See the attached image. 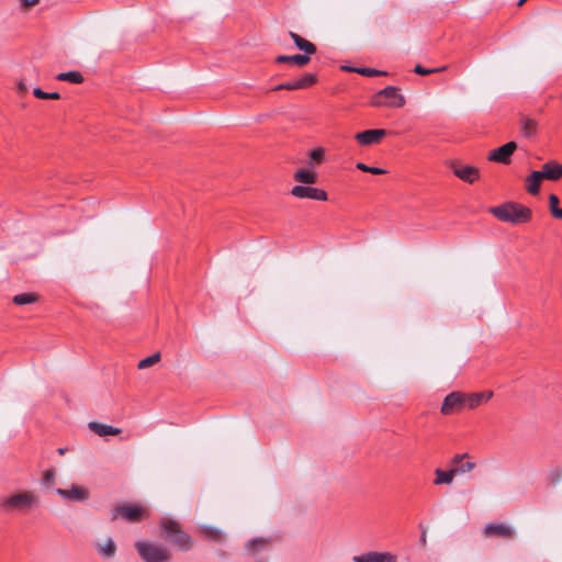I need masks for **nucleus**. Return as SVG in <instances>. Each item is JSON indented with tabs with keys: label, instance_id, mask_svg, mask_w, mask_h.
Instances as JSON below:
<instances>
[{
	"label": "nucleus",
	"instance_id": "f257e3e1",
	"mask_svg": "<svg viewBox=\"0 0 562 562\" xmlns=\"http://www.w3.org/2000/svg\"><path fill=\"white\" fill-rule=\"evenodd\" d=\"M35 492L25 490L0 499V508L5 512H26L38 505Z\"/></svg>",
	"mask_w": 562,
	"mask_h": 562
},
{
	"label": "nucleus",
	"instance_id": "f03ea898",
	"mask_svg": "<svg viewBox=\"0 0 562 562\" xmlns=\"http://www.w3.org/2000/svg\"><path fill=\"white\" fill-rule=\"evenodd\" d=\"M491 212L501 221L513 224L527 223L531 218L530 209L514 203H506L499 206H495Z\"/></svg>",
	"mask_w": 562,
	"mask_h": 562
},
{
	"label": "nucleus",
	"instance_id": "7ed1b4c3",
	"mask_svg": "<svg viewBox=\"0 0 562 562\" xmlns=\"http://www.w3.org/2000/svg\"><path fill=\"white\" fill-rule=\"evenodd\" d=\"M136 551L144 562H169L171 554L162 544L149 541H137Z\"/></svg>",
	"mask_w": 562,
	"mask_h": 562
},
{
	"label": "nucleus",
	"instance_id": "20e7f679",
	"mask_svg": "<svg viewBox=\"0 0 562 562\" xmlns=\"http://www.w3.org/2000/svg\"><path fill=\"white\" fill-rule=\"evenodd\" d=\"M406 103L405 97L400 92V89L394 86H387L380 90L372 98L371 104L373 106H387L400 109Z\"/></svg>",
	"mask_w": 562,
	"mask_h": 562
},
{
	"label": "nucleus",
	"instance_id": "39448f33",
	"mask_svg": "<svg viewBox=\"0 0 562 562\" xmlns=\"http://www.w3.org/2000/svg\"><path fill=\"white\" fill-rule=\"evenodd\" d=\"M162 530L165 531V537L175 546L179 547L181 550H190L193 546L192 538L181 530L180 525L173 520H164L161 522Z\"/></svg>",
	"mask_w": 562,
	"mask_h": 562
},
{
	"label": "nucleus",
	"instance_id": "423d86ee",
	"mask_svg": "<svg viewBox=\"0 0 562 562\" xmlns=\"http://www.w3.org/2000/svg\"><path fill=\"white\" fill-rule=\"evenodd\" d=\"M123 517L127 521H140L147 516V509L140 505H123L115 507L111 513V520Z\"/></svg>",
	"mask_w": 562,
	"mask_h": 562
},
{
	"label": "nucleus",
	"instance_id": "0eeeda50",
	"mask_svg": "<svg viewBox=\"0 0 562 562\" xmlns=\"http://www.w3.org/2000/svg\"><path fill=\"white\" fill-rule=\"evenodd\" d=\"M463 408H465L464 393L452 392L445 397L440 412L443 415H451Z\"/></svg>",
	"mask_w": 562,
	"mask_h": 562
},
{
	"label": "nucleus",
	"instance_id": "6e6552de",
	"mask_svg": "<svg viewBox=\"0 0 562 562\" xmlns=\"http://www.w3.org/2000/svg\"><path fill=\"white\" fill-rule=\"evenodd\" d=\"M291 194L297 199H311L316 201H326L327 193L318 188L297 184L291 189Z\"/></svg>",
	"mask_w": 562,
	"mask_h": 562
},
{
	"label": "nucleus",
	"instance_id": "1a4fd4ad",
	"mask_svg": "<svg viewBox=\"0 0 562 562\" xmlns=\"http://www.w3.org/2000/svg\"><path fill=\"white\" fill-rule=\"evenodd\" d=\"M56 493L66 501L83 502L89 497V490L77 484L70 485L68 488H57Z\"/></svg>",
	"mask_w": 562,
	"mask_h": 562
},
{
	"label": "nucleus",
	"instance_id": "9d476101",
	"mask_svg": "<svg viewBox=\"0 0 562 562\" xmlns=\"http://www.w3.org/2000/svg\"><path fill=\"white\" fill-rule=\"evenodd\" d=\"M517 148V144L515 142H508L505 145L493 149L488 153V160L507 165L510 161V156Z\"/></svg>",
	"mask_w": 562,
	"mask_h": 562
},
{
	"label": "nucleus",
	"instance_id": "9b49d317",
	"mask_svg": "<svg viewBox=\"0 0 562 562\" xmlns=\"http://www.w3.org/2000/svg\"><path fill=\"white\" fill-rule=\"evenodd\" d=\"M386 135L382 128L367 130L355 135L356 140L362 146H370L379 143Z\"/></svg>",
	"mask_w": 562,
	"mask_h": 562
},
{
	"label": "nucleus",
	"instance_id": "f8f14e48",
	"mask_svg": "<svg viewBox=\"0 0 562 562\" xmlns=\"http://www.w3.org/2000/svg\"><path fill=\"white\" fill-rule=\"evenodd\" d=\"M353 562H396V557L390 552H368L353 557Z\"/></svg>",
	"mask_w": 562,
	"mask_h": 562
},
{
	"label": "nucleus",
	"instance_id": "ddd939ff",
	"mask_svg": "<svg viewBox=\"0 0 562 562\" xmlns=\"http://www.w3.org/2000/svg\"><path fill=\"white\" fill-rule=\"evenodd\" d=\"M198 532L202 539L207 541L222 542L225 538L222 529L211 525H201Z\"/></svg>",
	"mask_w": 562,
	"mask_h": 562
},
{
	"label": "nucleus",
	"instance_id": "4468645a",
	"mask_svg": "<svg viewBox=\"0 0 562 562\" xmlns=\"http://www.w3.org/2000/svg\"><path fill=\"white\" fill-rule=\"evenodd\" d=\"M540 176L547 180H558L562 177V165L557 161H548L542 166V170L539 171Z\"/></svg>",
	"mask_w": 562,
	"mask_h": 562
},
{
	"label": "nucleus",
	"instance_id": "2eb2a0df",
	"mask_svg": "<svg viewBox=\"0 0 562 562\" xmlns=\"http://www.w3.org/2000/svg\"><path fill=\"white\" fill-rule=\"evenodd\" d=\"M492 396H493V392H491V391L464 394L465 408L474 409L482 403L490 401L492 398Z\"/></svg>",
	"mask_w": 562,
	"mask_h": 562
},
{
	"label": "nucleus",
	"instance_id": "dca6fc26",
	"mask_svg": "<svg viewBox=\"0 0 562 562\" xmlns=\"http://www.w3.org/2000/svg\"><path fill=\"white\" fill-rule=\"evenodd\" d=\"M486 536H498L502 538H512L514 536L513 529L505 524H487L484 527Z\"/></svg>",
	"mask_w": 562,
	"mask_h": 562
},
{
	"label": "nucleus",
	"instance_id": "f3484780",
	"mask_svg": "<svg viewBox=\"0 0 562 562\" xmlns=\"http://www.w3.org/2000/svg\"><path fill=\"white\" fill-rule=\"evenodd\" d=\"M453 173L461 180L473 183L479 179V169L473 166L457 167L453 169Z\"/></svg>",
	"mask_w": 562,
	"mask_h": 562
},
{
	"label": "nucleus",
	"instance_id": "a211bd4d",
	"mask_svg": "<svg viewBox=\"0 0 562 562\" xmlns=\"http://www.w3.org/2000/svg\"><path fill=\"white\" fill-rule=\"evenodd\" d=\"M326 149L324 147H315L307 153L306 166L315 170L319 165L325 161Z\"/></svg>",
	"mask_w": 562,
	"mask_h": 562
},
{
	"label": "nucleus",
	"instance_id": "6ab92c4d",
	"mask_svg": "<svg viewBox=\"0 0 562 562\" xmlns=\"http://www.w3.org/2000/svg\"><path fill=\"white\" fill-rule=\"evenodd\" d=\"M88 427L91 431L97 434L100 437L104 436H115L121 432L120 428L113 427L111 425L98 423V422H90L88 424Z\"/></svg>",
	"mask_w": 562,
	"mask_h": 562
},
{
	"label": "nucleus",
	"instance_id": "aec40b11",
	"mask_svg": "<svg viewBox=\"0 0 562 562\" xmlns=\"http://www.w3.org/2000/svg\"><path fill=\"white\" fill-rule=\"evenodd\" d=\"M293 179L296 182L302 183V186L303 184H314L318 179V175L313 169L302 168L294 172Z\"/></svg>",
	"mask_w": 562,
	"mask_h": 562
},
{
	"label": "nucleus",
	"instance_id": "412c9836",
	"mask_svg": "<svg viewBox=\"0 0 562 562\" xmlns=\"http://www.w3.org/2000/svg\"><path fill=\"white\" fill-rule=\"evenodd\" d=\"M290 37L293 40L295 46L300 50L305 53L304 55H307L310 57L311 55H314L316 53V46L310 41L300 36L299 34L290 32Z\"/></svg>",
	"mask_w": 562,
	"mask_h": 562
},
{
	"label": "nucleus",
	"instance_id": "4be33fe9",
	"mask_svg": "<svg viewBox=\"0 0 562 562\" xmlns=\"http://www.w3.org/2000/svg\"><path fill=\"white\" fill-rule=\"evenodd\" d=\"M456 475H457V471H454L453 469H450V470L436 469L434 484L435 485H443V484L449 485L453 482Z\"/></svg>",
	"mask_w": 562,
	"mask_h": 562
},
{
	"label": "nucleus",
	"instance_id": "5701e85b",
	"mask_svg": "<svg viewBox=\"0 0 562 562\" xmlns=\"http://www.w3.org/2000/svg\"><path fill=\"white\" fill-rule=\"evenodd\" d=\"M541 176L539 171H532L526 179V190L532 195H537L540 191Z\"/></svg>",
	"mask_w": 562,
	"mask_h": 562
},
{
	"label": "nucleus",
	"instance_id": "b1692460",
	"mask_svg": "<svg viewBox=\"0 0 562 562\" xmlns=\"http://www.w3.org/2000/svg\"><path fill=\"white\" fill-rule=\"evenodd\" d=\"M97 550L101 557L111 559L115 555L116 546L112 538H108L104 542L97 544Z\"/></svg>",
	"mask_w": 562,
	"mask_h": 562
},
{
	"label": "nucleus",
	"instance_id": "393cba45",
	"mask_svg": "<svg viewBox=\"0 0 562 562\" xmlns=\"http://www.w3.org/2000/svg\"><path fill=\"white\" fill-rule=\"evenodd\" d=\"M311 60V57H308L307 55H292V56H286V55H280L276 58V61L277 63H293V64H296L297 66L300 67H303L305 66L306 64H308Z\"/></svg>",
	"mask_w": 562,
	"mask_h": 562
},
{
	"label": "nucleus",
	"instance_id": "a878e982",
	"mask_svg": "<svg viewBox=\"0 0 562 562\" xmlns=\"http://www.w3.org/2000/svg\"><path fill=\"white\" fill-rule=\"evenodd\" d=\"M56 79L60 81H69L72 83H81L83 81V77L79 71L60 72L56 76Z\"/></svg>",
	"mask_w": 562,
	"mask_h": 562
},
{
	"label": "nucleus",
	"instance_id": "bb28decb",
	"mask_svg": "<svg viewBox=\"0 0 562 562\" xmlns=\"http://www.w3.org/2000/svg\"><path fill=\"white\" fill-rule=\"evenodd\" d=\"M267 548V541L265 539H254L246 544V549L251 555H256L260 551Z\"/></svg>",
	"mask_w": 562,
	"mask_h": 562
},
{
	"label": "nucleus",
	"instance_id": "cd10ccee",
	"mask_svg": "<svg viewBox=\"0 0 562 562\" xmlns=\"http://www.w3.org/2000/svg\"><path fill=\"white\" fill-rule=\"evenodd\" d=\"M37 300L38 295L35 293H21L13 296V303L16 305L32 304Z\"/></svg>",
	"mask_w": 562,
	"mask_h": 562
},
{
	"label": "nucleus",
	"instance_id": "c85d7f7f",
	"mask_svg": "<svg viewBox=\"0 0 562 562\" xmlns=\"http://www.w3.org/2000/svg\"><path fill=\"white\" fill-rule=\"evenodd\" d=\"M521 131L526 137H530V136L535 135L537 132L536 121H533L529 117H524L521 120Z\"/></svg>",
	"mask_w": 562,
	"mask_h": 562
},
{
	"label": "nucleus",
	"instance_id": "c756f323",
	"mask_svg": "<svg viewBox=\"0 0 562 562\" xmlns=\"http://www.w3.org/2000/svg\"><path fill=\"white\" fill-rule=\"evenodd\" d=\"M549 205L552 215L557 218H562V209L559 207V198L555 194L549 196Z\"/></svg>",
	"mask_w": 562,
	"mask_h": 562
},
{
	"label": "nucleus",
	"instance_id": "7c9ffc66",
	"mask_svg": "<svg viewBox=\"0 0 562 562\" xmlns=\"http://www.w3.org/2000/svg\"><path fill=\"white\" fill-rule=\"evenodd\" d=\"M160 360V352H155L151 356L140 360L137 364L138 369H147L156 364Z\"/></svg>",
	"mask_w": 562,
	"mask_h": 562
},
{
	"label": "nucleus",
	"instance_id": "2f4dec72",
	"mask_svg": "<svg viewBox=\"0 0 562 562\" xmlns=\"http://www.w3.org/2000/svg\"><path fill=\"white\" fill-rule=\"evenodd\" d=\"M356 168L361 170V171H363V172H370V173H373V175H384V173H386V170H384L382 168L369 167V166H367L363 162H358L356 165Z\"/></svg>",
	"mask_w": 562,
	"mask_h": 562
},
{
	"label": "nucleus",
	"instance_id": "473e14b6",
	"mask_svg": "<svg viewBox=\"0 0 562 562\" xmlns=\"http://www.w3.org/2000/svg\"><path fill=\"white\" fill-rule=\"evenodd\" d=\"M476 468V463L473 461H465L461 463L459 467L453 468L454 471H457V474H464L472 472Z\"/></svg>",
	"mask_w": 562,
	"mask_h": 562
},
{
	"label": "nucleus",
	"instance_id": "72a5a7b5",
	"mask_svg": "<svg viewBox=\"0 0 562 562\" xmlns=\"http://www.w3.org/2000/svg\"><path fill=\"white\" fill-rule=\"evenodd\" d=\"M33 94L38 98V99H53V100H58L60 98V94L58 92H44L42 89L40 88H35L33 90Z\"/></svg>",
	"mask_w": 562,
	"mask_h": 562
},
{
	"label": "nucleus",
	"instance_id": "f704fd0d",
	"mask_svg": "<svg viewBox=\"0 0 562 562\" xmlns=\"http://www.w3.org/2000/svg\"><path fill=\"white\" fill-rule=\"evenodd\" d=\"M301 86V89L308 88L316 82V76L313 74H305L300 79H297Z\"/></svg>",
	"mask_w": 562,
	"mask_h": 562
},
{
	"label": "nucleus",
	"instance_id": "c9c22d12",
	"mask_svg": "<svg viewBox=\"0 0 562 562\" xmlns=\"http://www.w3.org/2000/svg\"><path fill=\"white\" fill-rule=\"evenodd\" d=\"M446 69H447L446 66L439 67V68L427 69V68H424L420 65H417L414 68V72L417 74V75L425 76V75H430V74H435V72H440V71H443Z\"/></svg>",
	"mask_w": 562,
	"mask_h": 562
},
{
	"label": "nucleus",
	"instance_id": "e433bc0d",
	"mask_svg": "<svg viewBox=\"0 0 562 562\" xmlns=\"http://www.w3.org/2000/svg\"><path fill=\"white\" fill-rule=\"evenodd\" d=\"M281 89H284V90H299V89H301V86H300L299 80L295 79V80H291V81H288V82H284V83H280L279 86H277L274 88V90H281Z\"/></svg>",
	"mask_w": 562,
	"mask_h": 562
},
{
	"label": "nucleus",
	"instance_id": "4c0bfd02",
	"mask_svg": "<svg viewBox=\"0 0 562 562\" xmlns=\"http://www.w3.org/2000/svg\"><path fill=\"white\" fill-rule=\"evenodd\" d=\"M352 70L356 71L357 74L368 76V77L385 75V72L373 69V68H355Z\"/></svg>",
	"mask_w": 562,
	"mask_h": 562
},
{
	"label": "nucleus",
	"instance_id": "58836bf2",
	"mask_svg": "<svg viewBox=\"0 0 562 562\" xmlns=\"http://www.w3.org/2000/svg\"><path fill=\"white\" fill-rule=\"evenodd\" d=\"M469 458V454L468 453H462V454H456L452 459H451V463L453 465H460L461 463H463L462 461L464 459H468Z\"/></svg>",
	"mask_w": 562,
	"mask_h": 562
},
{
	"label": "nucleus",
	"instance_id": "ea45409f",
	"mask_svg": "<svg viewBox=\"0 0 562 562\" xmlns=\"http://www.w3.org/2000/svg\"><path fill=\"white\" fill-rule=\"evenodd\" d=\"M40 0H20V3L23 8H31L36 5Z\"/></svg>",
	"mask_w": 562,
	"mask_h": 562
},
{
	"label": "nucleus",
	"instance_id": "a19ab883",
	"mask_svg": "<svg viewBox=\"0 0 562 562\" xmlns=\"http://www.w3.org/2000/svg\"><path fill=\"white\" fill-rule=\"evenodd\" d=\"M55 477V474L53 471H49L47 470L45 473H44V479L46 482H52Z\"/></svg>",
	"mask_w": 562,
	"mask_h": 562
},
{
	"label": "nucleus",
	"instance_id": "79ce46f5",
	"mask_svg": "<svg viewBox=\"0 0 562 562\" xmlns=\"http://www.w3.org/2000/svg\"><path fill=\"white\" fill-rule=\"evenodd\" d=\"M18 89H19V91H21V92H26V91H27V86H26L23 81H20V82L18 83Z\"/></svg>",
	"mask_w": 562,
	"mask_h": 562
},
{
	"label": "nucleus",
	"instance_id": "37998d69",
	"mask_svg": "<svg viewBox=\"0 0 562 562\" xmlns=\"http://www.w3.org/2000/svg\"><path fill=\"white\" fill-rule=\"evenodd\" d=\"M525 1H526V0H519V1H518V3H517V5H519V7H520V5H522V4L525 3Z\"/></svg>",
	"mask_w": 562,
	"mask_h": 562
},
{
	"label": "nucleus",
	"instance_id": "c03bdc74",
	"mask_svg": "<svg viewBox=\"0 0 562 562\" xmlns=\"http://www.w3.org/2000/svg\"><path fill=\"white\" fill-rule=\"evenodd\" d=\"M58 452H59L60 454H64V453H65V449H64V448H60V449H58Z\"/></svg>",
	"mask_w": 562,
	"mask_h": 562
}]
</instances>
